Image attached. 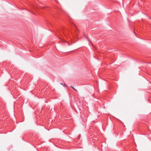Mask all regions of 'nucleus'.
Returning <instances> with one entry per match:
<instances>
[{"label": "nucleus", "instance_id": "obj_1", "mask_svg": "<svg viewBox=\"0 0 151 151\" xmlns=\"http://www.w3.org/2000/svg\"><path fill=\"white\" fill-rule=\"evenodd\" d=\"M70 87H71L72 88H73V90H74L76 91H77V90H76V89H75V88H74L73 86H71Z\"/></svg>", "mask_w": 151, "mask_h": 151}, {"label": "nucleus", "instance_id": "obj_2", "mask_svg": "<svg viewBox=\"0 0 151 151\" xmlns=\"http://www.w3.org/2000/svg\"><path fill=\"white\" fill-rule=\"evenodd\" d=\"M61 84H62V85H63V86H66V85H65V84H64V85H63L62 83H61Z\"/></svg>", "mask_w": 151, "mask_h": 151}, {"label": "nucleus", "instance_id": "obj_3", "mask_svg": "<svg viewBox=\"0 0 151 151\" xmlns=\"http://www.w3.org/2000/svg\"><path fill=\"white\" fill-rule=\"evenodd\" d=\"M86 38H87V40H88V42H90V40H89L88 39V38L87 37H86Z\"/></svg>", "mask_w": 151, "mask_h": 151}, {"label": "nucleus", "instance_id": "obj_4", "mask_svg": "<svg viewBox=\"0 0 151 151\" xmlns=\"http://www.w3.org/2000/svg\"><path fill=\"white\" fill-rule=\"evenodd\" d=\"M149 19H150V22H151V18H149Z\"/></svg>", "mask_w": 151, "mask_h": 151}, {"label": "nucleus", "instance_id": "obj_5", "mask_svg": "<svg viewBox=\"0 0 151 151\" xmlns=\"http://www.w3.org/2000/svg\"><path fill=\"white\" fill-rule=\"evenodd\" d=\"M147 23L148 25H149V24H150L149 23H148V22H147Z\"/></svg>", "mask_w": 151, "mask_h": 151}, {"label": "nucleus", "instance_id": "obj_6", "mask_svg": "<svg viewBox=\"0 0 151 151\" xmlns=\"http://www.w3.org/2000/svg\"><path fill=\"white\" fill-rule=\"evenodd\" d=\"M147 27H149L148 26H147Z\"/></svg>", "mask_w": 151, "mask_h": 151}]
</instances>
